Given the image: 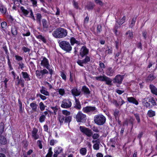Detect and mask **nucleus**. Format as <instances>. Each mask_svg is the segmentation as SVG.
<instances>
[{"label": "nucleus", "instance_id": "obj_24", "mask_svg": "<svg viewBox=\"0 0 157 157\" xmlns=\"http://www.w3.org/2000/svg\"><path fill=\"white\" fill-rule=\"evenodd\" d=\"M137 17H134L132 19L129 25V27L132 28L135 25V22L136 21Z\"/></svg>", "mask_w": 157, "mask_h": 157}, {"label": "nucleus", "instance_id": "obj_35", "mask_svg": "<svg viewBox=\"0 0 157 157\" xmlns=\"http://www.w3.org/2000/svg\"><path fill=\"white\" fill-rule=\"evenodd\" d=\"M36 20L40 24L42 17L40 13H38L36 14Z\"/></svg>", "mask_w": 157, "mask_h": 157}, {"label": "nucleus", "instance_id": "obj_11", "mask_svg": "<svg viewBox=\"0 0 157 157\" xmlns=\"http://www.w3.org/2000/svg\"><path fill=\"white\" fill-rule=\"evenodd\" d=\"M115 72V71L114 69H113L111 67H109L105 71V74L107 75L112 76L113 75Z\"/></svg>", "mask_w": 157, "mask_h": 157}, {"label": "nucleus", "instance_id": "obj_5", "mask_svg": "<svg viewBox=\"0 0 157 157\" xmlns=\"http://www.w3.org/2000/svg\"><path fill=\"white\" fill-rule=\"evenodd\" d=\"M76 119L78 122L85 123L86 119V116L81 111H79L76 116Z\"/></svg>", "mask_w": 157, "mask_h": 157}, {"label": "nucleus", "instance_id": "obj_17", "mask_svg": "<svg viewBox=\"0 0 157 157\" xmlns=\"http://www.w3.org/2000/svg\"><path fill=\"white\" fill-rule=\"evenodd\" d=\"M149 87L151 93L157 95V88L153 85L151 84L150 85Z\"/></svg>", "mask_w": 157, "mask_h": 157}, {"label": "nucleus", "instance_id": "obj_4", "mask_svg": "<svg viewBox=\"0 0 157 157\" xmlns=\"http://www.w3.org/2000/svg\"><path fill=\"white\" fill-rule=\"evenodd\" d=\"M82 110L84 113L89 114L93 113L94 114L97 113V110L95 106H87L83 108Z\"/></svg>", "mask_w": 157, "mask_h": 157}, {"label": "nucleus", "instance_id": "obj_44", "mask_svg": "<svg viewBox=\"0 0 157 157\" xmlns=\"http://www.w3.org/2000/svg\"><path fill=\"white\" fill-rule=\"evenodd\" d=\"M134 120L135 119L133 117H130L129 121V123H130L132 125L131 129H132L133 128L134 123L133 122Z\"/></svg>", "mask_w": 157, "mask_h": 157}, {"label": "nucleus", "instance_id": "obj_57", "mask_svg": "<svg viewBox=\"0 0 157 157\" xmlns=\"http://www.w3.org/2000/svg\"><path fill=\"white\" fill-rule=\"evenodd\" d=\"M37 97L39 96L40 97V98L43 100H44L46 99V97L45 96L42 95L40 94H37L36 95Z\"/></svg>", "mask_w": 157, "mask_h": 157}, {"label": "nucleus", "instance_id": "obj_40", "mask_svg": "<svg viewBox=\"0 0 157 157\" xmlns=\"http://www.w3.org/2000/svg\"><path fill=\"white\" fill-rule=\"evenodd\" d=\"M6 10V9L3 5H1L0 6V11L3 14H5Z\"/></svg>", "mask_w": 157, "mask_h": 157}, {"label": "nucleus", "instance_id": "obj_48", "mask_svg": "<svg viewBox=\"0 0 157 157\" xmlns=\"http://www.w3.org/2000/svg\"><path fill=\"white\" fill-rule=\"evenodd\" d=\"M80 152L82 155H85L86 154V150L85 148H82L80 150Z\"/></svg>", "mask_w": 157, "mask_h": 157}, {"label": "nucleus", "instance_id": "obj_53", "mask_svg": "<svg viewBox=\"0 0 157 157\" xmlns=\"http://www.w3.org/2000/svg\"><path fill=\"white\" fill-rule=\"evenodd\" d=\"M59 120L60 123L63 122L64 120H65V117L64 116H60L59 117Z\"/></svg>", "mask_w": 157, "mask_h": 157}, {"label": "nucleus", "instance_id": "obj_38", "mask_svg": "<svg viewBox=\"0 0 157 157\" xmlns=\"http://www.w3.org/2000/svg\"><path fill=\"white\" fill-rule=\"evenodd\" d=\"M106 76H97L95 77V78L96 80L100 81H104V79L105 78V77Z\"/></svg>", "mask_w": 157, "mask_h": 157}, {"label": "nucleus", "instance_id": "obj_63", "mask_svg": "<svg viewBox=\"0 0 157 157\" xmlns=\"http://www.w3.org/2000/svg\"><path fill=\"white\" fill-rule=\"evenodd\" d=\"M7 23L5 21L1 23V26L2 28H5L7 26Z\"/></svg>", "mask_w": 157, "mask_h": 157}, {"label": "nucleus", "instance_id": "obj_14", "mask_svg": "<svg viewBox=\"0 0 157 157\" xmlns=\"http://www.w3.org/2000/svg\"><path fill=\"white\" fill-rule=\"evenodd\" d=\"M62 113L65 117L64 122L67 123L69 121V112L66 110H64L62 111Z\"/></svg>", "mask_w": 157, "mask_h": 157}, {"label": "nucleus", "instance_id": "obj_52", "mask_svg": "<svg viewBox=\"0 0 157 157\" xmlns=\"http://www.w3.org/2000/svg\"><path fill=\"white\" fill-rule=\"evenodd\" d=\"M22 50L25 52H29L30 50L29 48L25 46L22 48Z\"/></svg>", "mask_w": 157, "mask_h": 157}, {"label": "nucleus", "instance_id": "obj_29", "mask_svg": "<svg viewBox=\"0 0 157 157\" xmlns=\"http://www.w3.org/2000/svg\"><path fill=\"white\" fill-rule=\"evenodd\" d=\"M11 33L14 36L17 35V28L15 26H12L11 28Z\"/></svg>", "mask_w": 157, "mask_h": 157}, {"label": "nucleus", "instance_id": "obj_12", "mask_svg": "<svg viewBox=\"0 0 157 157\" xmlns=\"http://www.w3.org/2000/svg\"><path fill=\"white\" fill-rule=\"evenodd\" d=\"M82 91L83 93L86 96H87V97L90 93V91L89 89L85 86L82 87Z\"/></svg>", "mask_w": 157, "mask_h": 157}, {"label": "nucleus", "instance_id": "obj_32", "mask_svg": "<svg viewBox=\"0 0 157 157\" xmlns=\"http://www.w3.org/2000/svg\"><path fill=\"white\" fill-rule=\"evenodd\" d=\"M61 107L64 108H68L69 107V104L66 102V100H64L62 102Z\"/></svg>", "mask_w": 157, "mask_h": 157}, {"label": "nucleus", "instance_id": "obj_6", "mask_svg": "<svg viewBox=\"0 0 157 157\" xmlns=\"http://www.w3.org/2000/svg\"><path fill=\"white\" fill-rule=\"evenodd\" d=\"M80 131L89 137L92 136L93 133L91 129L84 126H80L79 127Z\"/></svg>", "mask_w": 157, "mask_h": 157}, {"label": "nucleus", "instance_id": "obj_34", "mask_svg": "<svg viewBox=\"0 0 157 157\" xmlns=\"http://www.w3.org/2000/svg\"><path fill=\"white\" fill-rule=\"evenodd\" d=\"M147 114L149 117H152L155 116V112L152 110H150L148 111Z\"/></svg>", "mask_w": 157, "mask_h": 157}, {"label": "nucleus", "instance_id": "obj_9", "mask_svg": "<svg viewBox=\"0 0 157 157\" xmlns=\"http://www.w3.org/2000/svg\"><path fill=\"white\" fill-rule=\"evenodd\" d=\"M48 73V71L45 69L40 71L37 70L36 71V75L40 78H43L45 74Z\"/></svg>", "mask_w": 157, "mask_h": 157}, {"label": "nucleus", "instance_id": "obj_7", "mask_svg": "<svg viewBox=\"0 0 157 157\" xmlns=\"http://www.w3.org/2000/svg\"><path fill=\"white\" fill-rule=\"evenodd\" d=\"M124 75H117L113 79V82L114 84L120 85L122 83Z\"/></svg>", "mask_w": 157, "mask_h": 157}, {"label": "nucleus", "instance_id": "obj_23", "mask_svg": "<svg viewBox=\"0 0 157 157\" xmlns=\"http://www.w3.org/2000/svg\"><path fill=\"white\" fill-rule=\"evenodd\" d=\"M70 43L71 45H73L75 44H76L78 45H79L80 43L79 41H78L73 37H71L70 39Z\"/></svg>", "mask_w": 157, "mask_h": 157}, {"label": "nucleus", "instance_id": "obj_62", "mask_svg": "<svg viewBox=\"0 0 157 157\" xmlns=\"http://www.w3.org/2000/svg\"><path fill=\"white\" fill-rule=\"evenodd\" d=\"M37 144L40 149L42 148V141L40 140H38L37 142Z\"/></svg>", "mask_w": 157, "mask_h": 157}, {"label": "nucleus", "instance_id": "obj_21", "mask_svg": "<svg viewBox=\"0 0 157 157\" xmlns=\"http://www.w3.org/2000/svg\"><path fill=\"white\" fill-rule=\"evenodd\" d=\"M0 143L4 145L7 143V140L3 136L0 135Z\"/></svg>", "mask_w": 157, "mask_h": 157}, {"label": "nucleus", "instance_id": "obj_26", "mask_svg": "<svg viewBox=\"0 0 157 157\" xmlns=\"http://www.w3.org/2000/svg\"><path fill=\"white\" fill-rule=\"evenodd\" d=\"M155 78L156 77H155L153 75L151 74L148 76L146 79V81L147 82H151L155 79Z\"/></svg>", "mask_w": 157, "mask_h": 157}, {"label": "nucleus", "instance_id": "obj_8", "mask_svg": "<svg viewBox=\"0 0 157 157\" xmlns=\"http://www.w3.org/2000/svg\"><path fill=\"white\" fill-rule=\"evenodd\" d=\"M59 45L63 50L67 52H69V42L66 41H63L59 43Z\"/></svg>", "mask_w": 157, "mask_h": 157}, {"label": "nucleus", "instance_id": "obj_18", "mask_svg": "<svg viewBox=\"0 0 157 157\" xmlns=\"http://www.w3.org/2000/svg\"><path fill=\"white\" fill-rule=\"evenodd\" d=\"M127 100L129 102L132 103L136 105H138V101L133 97H128V98Z\"/></svg>", "mask_w": 157, "mask_h": 157}, {"label": "nucleus", "instance_id": "obj_3", "mask_svg": "<svg viewBox=\"0 0 157 157\" xmlns=\"http://www.w3.org/2000/svg\"><path fill=\"white\" fill-rule=\"evenodd\" d=\"M40 64L41 66L46 67L48 70L50 74L52 75L53 73V71L52 68L49 67L50 66L48 59L45 57H44L43 59L41 61Z\"/></svg>", "mask_w": 157, "mask_h": 157}, {"label": "nucleus", "instance_id": "obj_51", "mask_svg": "<svg viewBox=\"0 0 157 157\" xmlns=\"http://www.w3.org/2000/svg\"><path fill=\"white\" fill-rule=\"evenodd\" d=\"M134 115L135 117L136 120L137 121L138 123H140V117H139V114L136 113L134 114Z\"/></svg>", "mask_w": 157, "mask_h": 157}, {"label": "nucleus", "instance_id": "obj_47", "mask_svg": "<svg viewBox=\"0 0 157 157\" xmlns=\"http://www.w3.org/2000/svg\"><path fill=\"white\" fill-rule=\"evenodd\" d=\"M83 63L84 64H86L88 62H89L90 61V59L89 57L88 56H86L85 58L82 60Z\"/></svg>", "mask_w": 157, "mask_h": 157}, {"label": "nucleus", "instance_id": "obj_36", "mask_svg": "<svg viewBox=\"0 0 157 157\" xmlns=\"http://www.w3.org/2000/svg\"><path fill=\"white\" fill-rule=\"evenodd\" d=\"M119 111L117 109L115 110V111L113 113V115L114 116L116 120L118 119L119 114Z\"/></svg>", "mask_w": 157, "mask_h": 157}, {"label": "nucleus", "instance_id": "obj_49", "mask_svg": "<svg viewBox=\"0 0 157 157\" xmlns=\"http://www.w3.org/2000/svg\"><path fill=\"white\" fill-rule=\"evenodd\" d=\"M40 108L41 111H43L45 108V106L44 105V103L41 102L39 103Z\"/></svg>", "mask_w": 157, "mask_h": 157}, {"label": "nucleus", "instance_id": "obj_13", "mask_svg": "<svg viewBox=\"0 0 157 157\" xmlns=\"http://www.w3.org/2000/svg\"><path fill=\"white\" fill-rule=\"evenodd\" d=\"M38 130L36 128H34L32 132V136L35 140L39 138V136L37 134Z\"/></svg>", "mask_w": 157, "mask_h": 157}, {"label": "nucleus", "instance_id": "obj_55", "mask_svg": "<svg viewBox=\"0 0 157 157\" xmlns=\"http://www.w3.org/2000/svg\"><path fill=\"white\" fill-rule=\"evenodd\" d=\"M125 103L124 101L121 98H120L118 102V104H119V106L122 105L123 104Z\"/></svg>", "mask_w": 157, "mask_h": 157}, {"label": "nucleus", "instance_id": "obj_64", "mask_svg": "<svg viewBox=\"0 0 157 157\" xmlns=\"http://www.w3.org/2000/svg\"><path fill=\"white\" fill-rule=\"evenodd\" d=\"M2 48L5 51V53L6 54V55H9V53L8 52V50L6 46H3Z\"/></svg>", "mask_w": 157, "mask_h": 157}, {"label": "nucleus", "instance_id": "obj_1", "mask_svg": "<svg viewBox=\"0 0 157 157\" xmlns=\"http://www.w3.org/2000/svg\"><path fill=\"white\" fill-rule=\"evenodd\" d=\"M54 36L57 38H62L66 36L67 32L64 29L60 28L56 29L52 34Z\"/></svg>", "mask_w": 157, "mask_h": 157}, {"label": "nucleus", "instance_id": "obj_54", "mask_svg": "<svg viewBox=\"0 0 157 157\" xmlns=\"http://www.w3.org/2000/svg\"><path fill=\"white\" fill-rule=\"evenodd\" d=\"M95 2L100 6H102L103 5V3L102 1L100 0H94Z\"/></svg>", "mask_w": 157, "mask_h": 157}, {"label": "nucleus", "instance_id": "obj_61", "mask_svg": "<svg viewBox=\"0 0 157 157\" xmlns=\"http://www.w3.org/2000/svg\"><path fill=\"white\" fill-rule=\"evenodd\" d=\"M77 63L81 66L82 67L83 66V64L84 63H83L82 60H78L77 61Z\"/></svg>", "mask_w": 157, "mask_h": 157}, {"label": "nucleus", "instance_id": "obj_58", "mask_svg": "<svg viewBox=\"0 0 157 157\" xmlns=\"http://www.w3.org/2000/svg\"><path fill=\"white\" fill-rule=\"evenodd\" d=\"M102 30L101 26V25H98L97 28V33H100Z\"/></svg>", "mask_w": 157, "mask_h": 157}, {"label": "nucleus", "instance_id": "obj_41", "mask_svg": "<svg viewBox=\"0 0 157 157\" xmlns=\"http://www.w3.org/2000/svg\"><path fill=\"white\" fill-rule=\"evenodd\" d=\"M21 10L25 15H28L29 13V12L26 10L25 9L23 6H21L20 8Z\"/></svg>", "mask_w": 157, "mask_h": 157}, {"label": "nucleus", "instance_id": "obj_46", "mask_svg": "<svg viewBox=\"0 0 157 157\" xmlns=\"http://www.w3.org/2000/svg\"><path fill=\"white\" fill-rule=\"evenodd\" d=\"M126 35L128 34V37L129 39H132L133 37V34L132 32H131L130 30L128 31L126 33Z\"/></svg>", "mask_w": 157, "mask_h": 157}, {"label": "nucleus", "instance_id": "obj_19", "mask_svg": "<svg viewBox=\"0 0 157 157\" xmlns=\"http://www.w3.org/2000/svg\"><path fill=\"white\" fill-rule=\"evenodd\" d=\"M71 93L72 94L75 96L79 95L80 94V92L77 89L74 88L72 90Z\"/></svg>", "mask_w": 157, "mask_h": 157}, {"label": "nucleus", "instance_id": "obj_28", "mask_svg": "<svg viewBox=\"0 0 157 157\" xmlns=\"http://www.w3.org/2000/svg\"><path fill=\"white\" fill-rule=\"evenodd\" d=\"M104 81H105L106 84L108 85H112V80L109 78L107 77L106 76L105 77V78L104 79Z\"/></svg>", "mask_w": 157, "mask_h": 157}, {"label": "nucleus", "instance_id": "obj_20", "mask_svg": "<svg viewBox=\"0 0 157 157\" xmlns=\"http://www.w3.org/2000/svg\"><path fill=\"white\" fill-rule=\"evenodd\" d=\"M30 106L32 109V110L34 111H37V109L38 105L35 103L32 102L30 104Z\"/></svg>", "mask_w": 157, "mask_h": 157}, {"label": "nucleus", "instance_id": "obj_59", "mask_svg": "<svg viewBox=\"0 0 157 157\" xmlns=\"http://www.w3.org/2000/svg\"><path fill=\"white\" fill-rule=\"evenodd\" d=\"M94 149L96 150H98L99 149V145L98 143L94 144L93 146Z\"/></svg>", "mask_w": 157, "mask_h": 157}, {"label": "nucleus", "instance_id": "obj_10", "mask_svg": "<svg viewBox=\"0 0 157 157\" xmlns=\"http://www.w3.org/2000/svg\"><path fill=\"white\" fill-rule=\"evenodd\" d=\"M89 50L85 46H83L79 51V55L82 58L86 56L88 53Z\"/></svg>", "mask_w": 157, "mask_h": 157}, {"label": "nucleus", "instance_id": "obj_45", "mask_svg": "<svg viewBox=\"0 0 157 157\" xmlns=\"http://www.w3.org/2000/svg\"><path fill=\"white\" fill-rule=\"evenodd\" d=\"M52 147H50L48 149V153L46 156V157H51L52 155Z\"/></svg>", "mask_w": 157, "mask_h": 157}, {"label": "nucleus", "instance_id": "obj_37", "mask_svg": "<svg viewBox=\"0 0 157 157\" xmlns=\"http://www.w3.org/2000/svg\"><path fill=\"white\" fill-rule=\"evenodd\" d=\"M95 5L91 2H90L86 6L87 9L88 10H92L93 9Z\"/></svg>", "mask_w": 157, "mask_h": 157}, {"label": "nucleus", "instance_id": "obj_15", "mask_svg": "<svg viewBox=\"0 0 157 157\" xmlns=\"http://www.w3.org/2000/svg\"><path fill=\"white\" fill-rule=\"evenodd\" d=\"M42 24L44 30H47L48 28L49 24L48 23L47 20L43 19L42 20Z\"/></svg>", "mask_w": 157, "mask_h": 157}, {"label": "nucleus", "instance_id": "obj_16", "mask_svg": "<svg viewBox=\"0 0 157 157\" xmlns=\"http://www.w3.org/2000/svg\"><path fill=\"white\" fill-rule=\"evenodd\" d=\"M21 74L22 75L23 78L26 81H29L31 80V79L29 74L27 72H22Z\"/></svg>", "mask_w": 157, "mask_h": 157}, {"label": "nucleus", "instance_id": "obj_50", "mask_svg": "<svg viewBox=\"0 0 157 157\" xmlns=\"http://www.w3.org/2000/svg\"><path fill=\"white\" fill-rule=\"evenodd\" d=\"M45 118L46 116L45 115H42L39 118V121L41 123L44 122L45 120Z\"/></svg>", "mask_w": 157, "mask_h": 157}, {"label": "nucleus", "instance_id": "obj_33", "mask_svg": "<svg viewBox=\"0 0 157 157\" xmlns=\"http://www.w3.org/2000/svg\"><path fill=\"white\" fill-rule=\"evenodd\" d=\"M75 101L76 103V105L75 106V107L78 109H80L81 108V106L80 102H79L78 100L75 97Z\"/></svg>", "mask_w": 157, "mask_h": 157}, {"label": "nucleus", "instance_id": "obj_30", "mask_svg": "<svg viewBox=\"0 0 157 157\" xmlns=\"http://www.w3.org/2000/svg\"><path fill=\"white\" fill-rule=\"evenodd\" d=\"M143 103L145 105L146 107L151 108L152 107V105H150V102L147 101L145 98L143 101Z\"/></svg>", "mask_w": 157, "mask_h": 157}, {"label": "nucleus", "instance_id": "obj_2", "mask_svg": "<svg viewBox=\"0 0 157 157\" xmlns=\"http://www.w3.org/2000/svg\"><path fill=\"white\" fill-rule=\"evenodd\" d=\"M94 123L98 125H103L105 122L106 118L102 114H98L94 117Z\"/></svg>", "mask_w": 157, "mask_h": 157}, {"label": "nucleus", "instance_id": "obj_43", "mask_svg": "<svg viewBox=\"0 0 157 157\" xmlns=\"http://www.w3.org/2000/svg\"><path fill=\"white\" fill-rule=\"evenodd\" d=\"M40 93L43 94L44 95L46 96H49V92L47 90H45L44 89H41L40 90Z\"/></svg>", "mask_w": 157, "mask_h": 157}, {"label": "nucleus", "instance_id": "obj_60", "mask_svg": "<svg viewBox=\"0 0 157 157\" xmlns=\"http://www.w3.org/2000/svg\"><path fill=\"white\" fill-rule=\"evenodd\" d=\"M92 136V138L94 139H98L99 137V135L97 133H94Z\"/></svg>", "mask_w": 157, "mask_h": 157}, {"label": "nucleus", "instance_id": "obj_25", "mask_svg": "<svg viewBox=\"0 0 157 157\" xmlns=\"http://www.w3.org/2000/svg\"><path fill=\"white\" fill-rule=\"evenodd\" d=\"M36 37L42 41L44 43H46L47 41L45 37L41 35H38L36 36Z\"/></svg>", "mask_w": 157, "mask_h": 157}, {"label": "nucleus", "instance_id": "obj_22", "mask_svg": "<svg viewBox=\"0 0 157 157\" xmlns=\"http://www.w3.org/2000/svg\"><path fill=\"white\" fill-rule=\"evenodd\" d=\"M25 81V80L21 77L20 78V80L17 81V85H21L22 87L24 86Z\"/></svg>", "mask_w": 157, "mask_h": 157}, {"label": "nucleus", "instance_id": "obj_27", "mask_svg": "<svg viewBox=\"0 0 157 157\" xmlns=\"http://www.w3.org/2000/svg\"><path fill=\"white\" fill-rule=\"evenodd\" d=\"M62 150L61 148H58V149L57 148L55 149V153L53 155V156L54 157H57L58 155L61 152Z\"/></svg>", "mask_w": 157, "mask_h": 157}, {"label": "nucleus", "instance_id": "obj_42", "mask_svg": "<svg viewBox=\"0 0 157 157\" xmlns=\"http://www.w3.org/2000/svg\"><path fill=\"white\" fill-rule=\"evenodd\" d=\"M148 102L151 103L152 104L151 105H152V106L155 105L156 104L155 101L153 98L150 99L149 100Z\"/></svg>", "mask_w": 157, "mask_h": 157}, {"label": "nucleus", "instance_id": "obj_39", "mask_svg": "<svg viewBox=\"0 0 157 157\" xmlns=\"http://www.w3.org/2000/svg\"><path fill=\"white\" fill-rule=\"evenodd\" d=\"M18 103L19 107V112L21 113L23 112V108L22 107V103L20 99H19L18 100Z\"/></svg>", "mask_w": 157, "mask_h": 157}, {"label": "nucleus", "instance_id": "obj_31", "mask_svg": "<svg viewBox=\"0 0 157 157\" xmlns=\"http://www.w3.org/2000/svg\"><path fill=\"white\" fill-rule=\"evenodd\" d=\"M113 49L111 47H109L107 46V48H106V50L105 52V55H106L107 54H110L112 53Z\"/></svg>", "mask_w": 157, "mask_h": 157}, {"label": "nucleus", "instance_id": "obj_56", "mask_svg": "<svg viewBox=\"0 0 157 157\" xmlns=\"http://www.w3.org/2000/svg\"><path fill=\"white\" fill-rule=\"evenodd\" d=\"M58 90L59 94L62 96L65 93L64 90L63 89H60Z\"/></svg>", "mask_w": 157, "mask_h": 157}]
</instances>
